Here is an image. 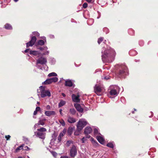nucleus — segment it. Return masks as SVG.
Returning <instances> with one entry per match:
<instances>
[{
    "mask_svg": "<svg viewBox=\"0 0 158 158\" xmlns=\"http://www.w3.org/2000/svg\"><path fill=\"white\" fill-rule=\"evenodd\" d=\"M14 1L15 2H17L18 0H14Z\"/></svg>",
    "mask_w": 158,
    "mask_h": 158,
    "instance_id": "nucleus-58",
    "label": "nucleus"
},
{
    "mask_svg": "<svg viewBox=\"0 0 158 158\" xmlns=\"http://www.w3.org/2000/svg\"><path fill=\"white\" fill-rule=\"evenodd\" d=\"M96 138L98 140L101 144H103L104 143V139L102 137L99 136H97Z\"/></svg>",
    "mask_w": 158,
    "mask_h": 158,
    "instance_id": "nucleus-14",
    "label": "nucleus"
},
{
    "mask_svg": "<svg viewBox=\"0 0 158 158\" xmlns=\"http://www.w3.org/2000/svg\"><path fill=\"white\" fill-rule=\"evenodd\" d=\"M86 140V138L85 137H83L82 139L81 140L82 141V143H84L85 142V141Z\"/></svg>",
    "mask_w": 158,
    "mask_h": 158,
    "instance_id": "nucleus-38",
    "label": "nucleus"
},
{
    "mask_svg": "<svg viewBox=\"0 0 158 158\" xmlns=\"http://www.w3.org/2000/svg\"><path fill=\"white\" fill-rule=\"evenodd\" d=\"M74 134L76 135H78V134H77L76 132L74 133Z\"/></svg>",
    "mask_w": 158,
    "mask_h": 158,
    "instance_id": "nucleus-55",
    "label": "nucleus"
},
{
    "mask_svg": "<svg viewBox=\"0 0 158 158\" xmlns=\"http://www.w3.org/2000/svg\"><path fill=\"white\" fill-rule=\"evenodd\" d=\"M73 83L71 80H67L65 81V85L71 87L73 85Z\"/></svg>",
    "mask_w": 158,
    "mask_h": 158,
    "instance_id": "nucleus-17",
    "label": "nucleus"
},
{
    "mask_svg": "<svg viewBox=\"0 0 158 158\" xmlns=\"http://www.w3.org/2000/svg\"><path fill=\"white\" fill-rule=\"evenodd\" d=\"M40 107H37L36 108L35 110L38 111H40Z\"/></svg>",
    "mask_w": 158,
    "mask_h": 158,
    "instance_id": "nucleus-39",
    "label": "nucleus"
},
{
    "mask_svg": "<svg viewBox=\"0 0 158 158\" xmlns=\"http://www.w3.org/2000/svg\"><path fill=\"white\" fill-rule=\"evenodd\" d=\"M33 34L34 35H36L37 36H39L40 35V34L37 31H34L33 32Z\"/></svg>",
    "mask_w": 158,
    "mask_h": 158,
    "instance_id": "nucleus-35",
    "label": "nucleus"
},
{
    "mask_svg": "<svg viewBox=\"0 0 158 158\" xmlns=\"http://www.w3.org/2000/svg\"><path fill=\"white\" fill-rule=\"evenodd\" d=\"M66 102L65 101H63V100H61L59 103V107H61L64 105L65 104Z\"/></svg>",
    "mask_w": 158,
    "mask_h": 158,
    "instance_id": "nucleus-20",
    "label": "nucleus"
},
{
    "mask_svg": "<svg viewBox=\"0 0 158 158\" xmlns=\"http://www.w3.org/2000/svg\"><path fill=\"white\" fill-rule=\"evenodd\" d=\"M86 0L88 2H90L92 1V0Z\"/></svg>",
    "mask_w": 158,
    "mask_h": 158,
    "instance_id": "nucleus-51",
    "label": "nucleus"
},
{
    "mask_svg": "<svg viewBox=\"0 0 158 158\" xmlns=\"http://www.w3.org/2000/svg\"><path fill=\"white\" fill-rule=\"evenodd\" d=\"M73 129H68V135H70L73 132Z\"/></svg>",
    "mask_w": 158,
    "mask_h": 158,
    "instance_id": "nucleus-32",
    "label": "nucleus"
},
{
    "mask_svg": "<svg viewBox=\"0 0 158 158\" xmlns=\"http://www.w3.org/2000/svg\"><path fill=\"white\" fill-rule=\"evenodd\" d=\"M47 62L46 59L43 57L39 58L36 61V64H40L42 65L45 64Z\"/></svg>",
    "mask_w": 158,
    "mask_h": 158,
    "instance_id": "nucleus-9",
    "label": "nucleus"
},
{
    "mask_svg": "<svg viewBox=\"0 0 158 158\" xmlns=\"http://www.w3.org/2000/svg\"><path fill=\"white\" fill-rule=\"evenodd\" d=\"M116 55L115 51L110 48H107L104 51V54L102 56V59L107 60L110 59L113 60Z\"/></svg>",
    "mask_w": 158,
    "mask_h": 158,
    "instance_id": "nucleus-1",
    "label": "nucleus"
},
{
    "mask_svg": "<svg viewBox=\"0 0 158 158\" xmlns=\"http://www.w3.org/2000/svg\"><path fill=\"white\" fill-rule=\"evenodd\" d=\"M61 94L63 97H65L66 96L65 94L64 93H62Z\"/></svg>",
    "mask_w": 158,
    "mask_h": 158,
    "instance_id": "nucleus-49",
    "label": "nucleus"
},
{
    "mask_svg": "<svg viewBox=\"0 0 158 158\" xmlns=\"http://www.w3.org/2000/svg\"><path fill=\"white\" fill-rule=\"evenodd\" d=\"M52 83V82L50 78L48 79H47L44 82V83L45 85L50 84Z\"/></svg>",
    "mask_w": 158,
    "mask_h": 158,
    "instance_id": "nucleus-22",
    "label": "nucleus"
},
{
    "mask_svg": "<svg viewBox=\"0 0 158 158\" xmlns=\"http://www.w3.org/2000/svg\"><path fill=\"white\" fill-rule=\"evenodd\" d=\"M18 158H24V157H20H20H18Z\"/></svg>",
    "mask_w": 158,
    "mask_h": 158,
    "instance_id": "nucleus-57",
    "label": "nucleus"
},
{
    "mask_svg": "<svg viewBox=\"0 0 158 158\" xmlns=\"http://www.w3.org/2000/svg\"><path fill=\"white\" fill-rule=\"evenodd\" d=\"M50 79L52 82H52H56L58 80V78L56 77H54L52 78H51Z\"/></svg>",
    "mask_w": 158,
    "mask_h": 158,
    "instance_id": "nucleus-23",
    "label": "nucleus"
},
{
    "mask_svg": "<svg viewBox=\"0 0 158 158\" xmlns=\"http://www.w3.org/2000/svg\"><path fill=\"white\" fill-rule=\"evenodd\" d=\"M10 137V135H6L5 136V138L6 139V140H8Z\"/></svg>",
    "mask_w": 158,
    "mask_h": 158,
    "instance_id": "nucleus-41",
    "label": "nucleus"
},
{
    "mask_svg": "<svg viewBox=\"0 0 158 158\" xmlns=\"http://www.w3.org/2000/svg\"><path fill=\"white\" fill-rule=\"evenodd\" d=\"M107 146L111 148H114L113 144L112 143H109L107 144Z\"/></svg>",
    "mask_w": 158,
    "mask_h": 158,
    "instance_id": "nucleus-31",
    "label": "nucleus"
},
{
    "mask_svg": "<svg viewBox=\"0 0 158 158\" xmlns=\"http://www.w3.org/2000/svg\"><path fill=\"white\" fill-rule=\"evenodd\" d=\"M40 88L41 93L40 95L42 98H44L47 96L48 97L51 96L50 92L48 90H45L43 86H41Z\"/></svg>",
    "mask_w": 158,
    "mask_h": 158,
    "instance_id": "nucleus-3",
    "label": "nucleus"
},
{
    "mask_svg": "<svg viewBox=\"0 0 158 158\" xmlns=\"http://www.w3.org/2000/svg\"><path fill=\"white\" fill-rule=\"evenodd\" d=\"M66 132V129H64L62 132L60 133L59 136H60L61 137H63L64 136L65 133Z\"/></svg>",
    "mask_w": 158,
    "mask_h": 158,
    "instance_id": "nucleus-29",
    "label": "nucleus"
},
{
    "mask_svg": "<svg viewBox=\"0 0 158 158\" xmlns=\"http://www.w3.org/2000/svg\"><path fill=\"white\" fill-rule=\"evenodd\" d=\"M68 128L70 129V128H71L70 127H69V128Z\"/></svg>",
    "mask_w": 158,
    "mask_h": 158,
    "instance_id": "nucleus-59",
    "label": "nucleus"
},
{
    "mask_svg": "<svg viewBox=\"0 0 158 158\" xmlns=\"http://www.w3.org/2000/svg\"><path fill=\"white\" fill-rule=\"evenodd\" d=\"M104 40V38L103 37H100L98 39V43L99 44H100Z\"/></svg>",
    "mask_w": 158,
    "mask_h": 158,
    "instance_id": "nucleus-30",
    "label": "nucleus"
},
{
    "mask_svg": "<svg viewBox=\"0 0 158 158\" xmlns=\"http://www.w3.org/2000/svg\"><path fill=\"white\" fill-rule=\"evenodd\" d=\"M57 135V133L54 132L53 134L52 135V137L53 138H56Z\"/></svg>",
    "mask_w": 158,
    "mask_h": 158,
    "instance_id": "nucleus-37",
    "label": "nucleus"
},
{
    "mask_svg": "<svg viewBox=\"0 0 158 158\" xmlns=\"http://www.w3.org/2000/svg\"><path fill=\"white\" fill-rule=\"evenodd\" d=\"M79 97L80 95H76L75 94H73L72 95V98L73 101V102H80V100L79 98Z\"/></svg>",
    "mask_w": 158,
    "mask_h": 158,
    "instance_id": "nucleus-10",
    "label": "nucleus"
},
{
    "mask_svg": "<svg viewBox=\"0 0 158 158\" xmlns=\"http://www.w3.org/2000/svg\"><path fill=\"white\" fill-rule=\"evenodd\" d=\"M57 75L56 73H54V72H52V73H49L48 74V76L49 77H51L52 76H57Z\"/></svg>",
    "mask_w": 158,
    "mask_h": 158,
    "instance_id": "nucleus-28",
    "label": "nucleus"
},
{
    "mask_svg": "<svg viewBox=\"0 0 158 158\" xmlns=\"http://www.w3.org/2000/svg\"><path fill=\"white\" fill-rule=\"evenodd\" d=\"M60 124L63 126H64L65 125L64 121L63 119H61L59 121Z\"/></svg>",
    "mask_w": 158,
    "mask_h": 158,
    "instance_id": "nucleus-33",
    "label": "nucleus"
},
{
    "mask_svg": "<svg viewBox=\"0 0 158 158\" xmlns=\"http://www.w3.org/2000/svg\"><path fill=\"white\" fill-rule=\"evenodd\" d=\"M24 150H29L30 149L27 146H26L24 148Z\"/></svg>",
    "mask_w": 158,
    "mask_h": 158,
    "instance_id": "nucleus-42",
    "label": "nucleus"
},
{
    "mask_svg": "<svg viewBox=\"0 0 158 158\" xmlns=\"http://www.w3.org/2000/svg\"><path fill=\"white\" fill-rule=\"evenodd\" d=\"M62 137L59 136L58 138V142H60L61 141Z\"/></svg>",
    "mask_w": 158,
    "mask_h": 158,
    "instance_id": "nucleus-40",
    "label": "nucleus"
},
{
    "mask_svg": "<svg viewBox=\"0 0 158 158\" xmlns=\"http://www.w3.org/2000/svg\"><path fill=\"white\" fill-rule=\"evenodd\" d=\"M109 97L110 98H112L111 96H109Z\"/></svg>",
    "mask_w": 158,
    "mask_h": 158,
    "instance_id": "nucleus-62",
    "label": "nucleus"
},
{
    "mask_svg": "<svg viewBox=\"0 0 158 158\" xmlns=\"http://www.w3.org/2000/svg\"><path fill=\"white\" fill-rule=\"evenodd\" d=\"M103 78L104 79L108 80L109 78L108 76H104Z\"/></svg>",
    "mask_w": 158,
    "mask_h": 158,
    "instance_id": "nucleus-44",
    "label": "nucleus"
},
{
    "mask_svg": "<svg viewBox=\"0 0 158 158\" xmlns=\"http://www.w3.org/2000/svg\"><path fill=\"white\" fill-rule=\"evenodd\" d=\"M60 158H69L68 156H64L61 157Z\"/></svg>",
    "mask_w": 158,
    "mask_h": 158,
    "instance_id": "nucleus-50",
    "label": "nucleus"
},
{
    "mask_svg": "<svg viewBox=\"0 0 158 158\" xmlns=\"http://www.w3.org/2000/svg\"><path fill=\"white\" fill-rule=\"evenodd\" d=\"M53 155H54V156H55H55H56V153H54V154H53Z\"/></svg>",
    "mask_w": 158,
    "mask_h": 158,
    "instance_id": "nucleus-56",
    "label": "nucleus"
},
{
    "mask_svg": "<svg viewBox=\"0 0 158 158\" xmlns=\"http://www.w3.org/2000/svg\"><path fill=\"white\" fill-rule=\"evenodd\" d=\"M42 128V129H43V128H43V127H41V128Z\"/></svg>",
    "mask_w": 158,
    "mask_h": 158,
    "instance_id": "nucleus-61",
    "label": "nucleus"
},
{
    "mask_svg": "<svg viewBox=\"0 0 158 158\" xmlns=\"http://www.w3.org/2000/svg\"><path fill=\"white\" fill-rule=\"evenodd\" d=\"M44 122H44L46 121V119H43L41 120Z\"/></svg>",
    "mask_w": 158,
    "mask_h": 158,
    "instance_id": "nucleus-52",
    "label": "nucleus"
},
{
    "mask_svg": "<svg viewBox=\"0 0 158 158\" xmlns=\"http://www.w3.org/2000/svg\"><path fill=\"white\" fill-rule=\"evenodd\" d=\"M91 141L92 142V143L95 146H96L98 144V143L95 141L93 138H91L90 139Z\"/></svg>",
    "mask_w": 158,
    "mask_h": 158,
    "instance_id": "nucleus-26",
    "label": "nucleus"
},
{
    "mask_svg": "<svg viewBox=\"0 0 158 158\" xmlns=\"http://www.w3.org/2000/svg\"><path fill=\"white\" fill-rule=\"evenodd\" d=\"M69 111L70 113L73 115L75 114L76 113V111L74 108L70 109Z\"/></svg>",
    "mask_w": 158,
    "mask_h": 158,
    "instance_id": "nucleus-24",
    "label": "nucleus"
},
{
    "mask_svg": "<svg viewBox=\"0 0 158 158\" xmlns=\"http://www.w3.org/2000/svg\"><path fill=\"white\" fill-rule=\"evenodd\" d=\"M134 110H135V111L136 110L135 109H134Z\"/></svg>",
    "mask_w": 158,
    "mask_h": 158,
    "instance_id": "nucleus-64",
    "label": "nucleus"
},
{
    "mask_svg": "<svg viewBox=\"0 0 158 158\" xmlns=\"http://www.w3.org/2000/svg\"><path fill=\"white\" fill-rule=\"evenodd\" d=\"M37 111H36V110H35L34 112V113H33V114L34 115H35L37 114Z\"/></svg>",
    "mask_w": 158,
    "mask_h": 158,
    "instance_id": "nucleus-46",
    "label": "nucleus"
},
{
    "mask_svg": "<svg viewBox=\"0 0 158 158\" xmlns=\"http://www.w3.org/2000/svg\"><path fill=\"white\" fill-rule=\"evenodd\" d=\"M94 132L95 134H97L98 132V130L97 129H94Z\"/></svg>",
    "mask_w": 158,
    "mask_h": 158,
    "instance_id": "nucleus-45",
    "label": "nucleus"
},
{
    "mask_svg": "<svg viewBox=\"0 0 158 158\" xmlns=\"http://www.w3.org/2000/svg\"><path fill=\"white\" fill-rule=\"evenodd\" d=\"M44 114L47 116H50L52 115H55V112L54 111H47L45 112Z\"/></svg>",
    "mask_w": 158,
    "mask_h": 158,
    "instance_id": "nucleus-12",
    "label": "nucleus"
},
{
    "mask_svg": "<svg viewBox=\"0 0 158 158\" xmlns=\"http://www.w3.org/2000/svg\"><path fill=\"white\" fill-rule=\"evenodd\" d=\"M92 129H85L84 133L86 135V137L87 138H89L90 137V136L88 135V134H90L91 131Z\"/></svg>",
    "mask_w": 158,
    "mask_h": 158,
    "instance_id": "nucleus-13",
    "label": "nucleus"
},
{
    "mask_svg": "<svg viewBox=\"0 0 158 158\" xmlns=\"http://www.w3.org/2000/svg\"><path fill=\"white\" fill-rule=\"evenodd\" d=\"M74 107L77 110L80 112H82L83 111V109L82 108L80 105L77 103L75 104L74 105Z\"/></svg>",
    "mask_w": 158,
    "mask_h": 158,
    "instance_id": "nucleus-11",
    "label": "nucleus"
},
{
    "mask_svg": "<svg viewBox=\"0 0 158 158\" xmlns=\"http://www.w3.org/2000/svg\"><path fill=\"white\" fill-rule=\"evenodd\" d=\"M40 53V52L38 51L30 50L29 52V54L30 55L35 56L39 55Z\"/></svg>",
    "mask_w": 158,
    "mask_h": 158,
    "instance_id": "nucleus-15",
    "label": "nucleus"
},
{
    "mask_svg": "<svg viewBox=\"0 0 158 158\" xmlns=\"http://www.w3.org/2000/svg\"><path fill=\"white\" fill-rule=\"evenodd\" d=\"M46 108L47 110H49L50 109V106L49 105H48L46 106Z\"/></svg>",
    "mask_w": 158,
    "mask_h": 158,
    "instance_id": "nucleus-43",
    "label": "nucleus"
},
{
    "mask_svg": "<svg viewBox=\"0 0 158 158\" xmlns=\"http://www.w3.org/2000/svg\"><path fill=\"white\" fill-rule=\"evenodd\" d=\"M68 121L70 123H74L76 122V120L74 118L69 117L68 118Z\"/></svg>",
    "mask_w": 158,
    "mask_h": 158,
    "instance_id": "nucleus-18",
    "label": "nucleus"
},
{
    "mask_svg": "<svg viewBox=\"0 0 158 158\" xmlns=\"http://www.w3.org/2000/svg\"><path fill=\"white\" fill-rule=\"evenodd\" d=\"M70 155L72 157H74L77 153V149L76 147L73 145L70 150Z\"/></svg>",
    "mask_w": 158,
    "mask_h": 158,
    "instance_id": "nucleus-6",
    "label": "nucleus"
},
{
    "mask_svg": "<svg viewBox=\"0 0 158 158\" xmlns=\"http://www.w3.org/2000/svg\"><path fill=\"white\" fill-rule=\"evenodd\" d=\"M62 110L61 109H60V110L59 112H60V114H61V111H62Z\"/></svg>",
    "mask_w": 158,
    "mask_h": 158,
    "instance_id": "nucleus-53",
    "label": "nucleus"
},
{
    "mask_svg": "<svg viewBox=\"0 0 158 158\" xmlns=\"http://www.w3.org/2000/svg\"><path fill=\"white\" fill-rule=\"evenodd\" d=\"M46 131V129H38L37 131L35 132V135L42 139H44L45 136L43 131Z\"/></svg>",
    "mask_w": 158,
    "mask_h": 158,
    "instance_id": "nucleus-4",
    "label": "nucleus"
},
{
    "mask_svg": "<svg viewBox=\"0 0 158 158\" xmlns=\"http://www.w3.org/2000/svg\"><path fill=\"white\" fill-rule=\"evenodd\" d=\"M38 124V125H44V123L41 120L39 121Z\"/></svg>",
    "mask_w": 158,
    "mask_h": 158,
    "instance_id": "nucleus-34",
    "label": "nucleus"
},
{
    "mask_svg": "<svg viewBox=\"0 0 158 158\" xmlns=\"http://www.w3.org/2000/svg\"><path fill=\"white\" fill-rule=\"evenodd\" d=\"M87 124V122L86 121L80 120L77 123V128L79 127L83 128Z\"/></svg>",
    "mask_w": 158,
    "mask_h": 158,
    "instance_id": "nucleus-8",
    "label": "nucleus"
},
{
    "mask_svg": "<svg viewBox=\"0 0 158 158\" xmlns=\"http://www.w3.org/2000/svg\"><path fill=\"white\" fill-rule=\"evenodd\" d=\"M38 49L40 50H44V48L42 47H40L39 48H38Z\"/></svg>",
    "mask_w": 158,
    "mask_h": 158,
    "instance_id": "nucleus-47",
    "label": "nucleus"
},
{
    "mask_svg": "<svg viewBox=\"0 0 158 158\" xmlns=\"http://www.w3.org/2000/svg\"><path fill=\"white\" fill-rule=\"evenodd\" d=\"M85 128H91V127H87Z\"/></svg>",
    "mask_w": 158,
    "mask_h": 158,
    "instance_id": "nucleus-54",
    "label": "nucleus"
},
{
    "mask_svg": "<svg viewBox=\"0 0 158 158\" xmlns=\"http://www.w3.org/2000/svg\"><path fill=\"white\" fill-rule=\"evenodd\" d=\"M116 68L115 73L117 77L120 78L123 77L126 75L127 71V67L126 66H118L116 67Z\"/></svg>",
    "mask_w": 158,
    "mask_h": 158,
    "instance_id": "nucleus-2",
    "label": "nucleus"
},
{
    "mask_svg": "<svg viewBox=\"0 0 158 158\" xmlns=\"http://www.w3.org/2000/svg\"><path fill=\"white\" fill-rule=\"evenodd\" d=\"M73 142L72 141L70 140H67L65 143V145L68 147L71 144H72Z\"/></svg>",
    "mask_w": 158,
    "mask_h": 158,
    "instance_id": "nucleus-21",
    "label": "nucleus"
},
{
    "mask_svg": "<svg viewBox=\"0 0 158 158\" xmlns=\"http://www.w3.org/2000/svg\"><path fill=\"white\" fill-rule=\"evenodd\" d=\"M36 40L37 39L35 36L32 37L31 40L26 44L27 47L33 46L35 44Z\"/></svg>",
    "mask_w": 158,
    "mask_h": 158,
    "instance_id": "nucleus-5",
    "label": "nucleus"
},
{
    "mask_svg": "<svg viewBox=\"0 0 158 158\" xmlns=\"http://www.w3.org/2000/svg\"><path fill=\"white\" fill-rule=\"evenodd\" d=\"M38 44L40 45H43L44 44V42L43 40H40L38 41Z\"/></svg>",
    "mask_w": 158,
    "mask_h": 158,
    "instance_id": "nucleus-25",
    "label": "nucleus"
},
{
    "mask_svg": "<svg viewBox=\"0 0 158 158\" xmlns=\"http://www.w3.org/2000/svg\"><path fill=\"white\" fill-rule=\"evenodd\" d=\"M110 95L112 96H117L118 93L117 91L115 89H112L110 92Z\"/></svg>",
    "mask_w": 158,
    "mask_h": 158,
    "instance_id": "nucleus-16",
    "label": "nucleus"
},
{
    "mask_svg": "<svg viewBox=\"0 0 158 158\" xmlns=\"http://www.w3.org/2000/svg\"><path fill=\"white\" fill-rule=\"evenodd\" d=\"M38 91H39V90H38H38H37V91H38V92H39Z\"/></svg>",
    "mask_w": 158,
    "mask_h": 158,
    "instance_id": "nucleus-63",
    "label": "nucleus"
},
{
    "mask_svg": "<svg viewBox=\"0 0 158 158\" xmlns=\"http://www.w3.org/2000/svg\"><path fill=\"white\" fill-rule=\"evenodd\" d=\"M29 49H26L25 51V52H26H26H28L29 51Z\"/></svg>",
    "mask_w": 158,
    "mask_h": 158,
    "instance_id": "nucleus-48",
    "label": "nucleus"
},
{
    "mask_svg": "<svg viewBox=\"0 0 158 158\" xmlns=\"http://www.w3.org/2000/svg\"><path fill=\"white\" fill-rule=\"evenodd\" d=\"M5 28L7 29L8 30H11L12 29V27L11 26L8 24V23H6V24L5 26H4Z\"/></svg>",
    "mask_w": 158,
    "mask_h": 158,
    "instance_id": "nucleus-19",
    "label": "nucleus"
},
{
    "mask_svg": "<svg viewBox=\"0 0 158 158\" xmlns=\"http://www.w3.org/2000/svg\"><path fill=\"white\" fill-rule=\"evenodd\" d=\"M88 6V4L87 3H84L82 5V7L84 8H86Z\"/></svg>",
    "mask_w": 158,
    "mask_h": 158,
    "instance_id": "nucleus-36",
    "label": "nucleus"
},
{
    "mask_svg": "<svg viewBox=\"0 0 158 158\" xmlns=\"http://www.w3.org/2000/svg\"><path fill=\"white\" fill-rule=\"evenodd\" d=\"M102 90V88L100 86L95 85L94 87V91L95 93L98 95H101V92Z\"/></svg>",
    "mask_w": 158,
    "mask_h": 158,
    "instance_id": "nucleus-7",
    "label": "nucleus"
},
{
    "mask_svg": "<svg viewBox=\"0 0 158 158\" xmlns=\"http://www.w3.org/2000/svg\"><path fill=\"white\" fill-rule=\"evenodd\" d=\"M132 113L134 114V111H133L132 112Z\"/></svg>",
    "mask_w": 158,
    "mask_h": 158,
    "instance_id": "nucleus-60",
    "label": "nucleus"
},
{
    "mask_svg": "<svg viewBox=\"0 0 158 158\" xmlns=\"http://www.w3.org/2000/svg\"><path fill=\"white\" fill-rule=\"evenodd\" d=\"M23 146H24V144H23L21 145V146H19V147H18L16 149V152H17L19 151V150L23 149Z\"/></svg>",
    "mask_w": 158,
    "mask_h": 158,
    "instance_id": "nucleus-27",
    "label": "nucleus"
}]
</instances>
